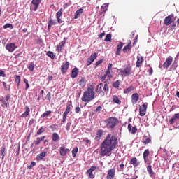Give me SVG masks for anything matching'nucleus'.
<instances>
[{
    "label": "nucleus",
    "instance_id": "obj_52",
    "mask_svg": "<svg viewBox=\"0 0 179 179\" xmlns=\"http://www.w3.org/2000/svg\"><path fill=\"white\" fill-rule=\"evenodd\" d=\"M122 47H124V43H122V42H120L117 46V49L122 50Z\"/></svg>",
    "mask_w": 179,
    "mask_h": 179
},
{
    "label": "nucleus",
    "instance_id": "obj_34",
    "mask_svg": "<svg viewBox=\"0 0 179 179\" xmlns=\"http://www.w3.org/2000/svg\"><path fill=\"white\" fill-rule=\"evenodd\" d=\"M52 138L53 142H57V141H59V135H58V133H53Z\"/></svg>",
    "mask_w": 179,
    "mask_h": 179
},
{
    "label": "nucleus",
    "instance_id": "obj_55",
    "mask_svg": "<svg viewBox=\"0 0 179 179\" xmlns=\"http://www.w3.org/2000/svg\"><path fill=\"white\" fill-rule=\"evenodd\" d=\"M101 110H103V108L101 106H98L96 109V113H101Z\"/></svg>",
    "mask_w": 179,
    "mask_h": 179
},
{
    "label": "nucleus",
    "instance_id": "obj_14",
    "mask_svg": "<svg viewBox=\"0 0 179 179\" xmlns=\"http://www.w3.org/2000/svg\"><path fill=\"white\" fill-rule=\"evenodd\" d=\"M69 69V62H66V63H63L61 66V72L62 73H66V71Z\"/></svg>",
    "mask_w": 179,
    "mask_h": 179
},
{
    "label": "nucleus",
    "instance_id": "obj_51",
    "mask_svg": "<svg viewBox=\"0 0 179 179\" xmlns=\"http://www.w3.org/2000/svg\"><path fill=\"white\" fill-rule=\"evenodd\" d=\"M46 100H48L49 102L51 101V92H48L46 97H45Z\"/></svg>",
    "mask_w": 179,
    "mask_h": 179
},
{
    "label": "nucleus",
    "instance_id": "obj_61",
    "mask_svg": "<svg viewBox=\"0 0 179 179\" xmlns=\"http://www.w3.org/2000/svg\"><path fill=\"white\" fill-rule=\"evenodd\" d=\"M66 131H69L71 129V122L66 124Z\"/></svg>",
    "mask_w": 179,
    "mask_h": 179
},
{
    "label": "nucleus",
    "instance_id": "obj_30",
    "mask_svg": "<svg viewBox=\"0 0 179 179\" xmlns=\"http://www.w3.org/2000/svg\"><path fill=\"white\" fill-rule=\"evenodd\" d=\"M83 13V8H80L77 11H76L74 15V19H78L79 16H80Z\"/></svg>",
    "mask_w": 179,
    "mask_h": 179
},
{
    "label": "nucleus",
    "instance_id": "obj_4",
    "mask_svg": "<svg viewBox=\"0 0 179 179\" xmlns=\"http://www.w3.org/2000/svg\"><path fill=\"white\" fill-rule=\"evenodd\" d=\"M71 107H72V101L67 102L66 108L64 113H63V117L62 120V122L63 124H65V122H66V117L68 116V114L71 113Z\"/></svg>",
    "mask_w": 179,
    "mask_h": 179
},
{
    "label": "nucleus",
    "instance_id": "obj_23",
    "mask_svg": "<svg viewBox=\"0 0 179 179\" xmlns=\"http://www.w3.org/2000/svg\"><path fill=\"white\" fill-rule=\"evenodd\" d=\"M65 45V41H62L57 45V50L58 52H62V48Z\"/></svg>",
    "mask_w": 179,
    "mask_h": 179
},
{
    "label": "nucleus",
    "instance_id": "obj_19",
    "mask_svg": "<svg viewBox=\"0 0 179 179\" xmlns=\"http://www.w3.org/2000/svg\"><path fill=\"white\" fill-rule=\"evenodd\" d=\"M142 64H143V57L140 56L137 57V61L136 62V68H141L142 66Z\"/></svg>",
    "mask_w": 179,
    "mask_h": 179
},
{
    "label": "nucleus",
    "instance_id": "obj_28",
    "mask_svg": "<svg viewBox=\"0 0 179 179\" xmlns=\"http://www.w3.org/2000/svg\"><path fill=\"white\" fill-rule=\"evenodd\" d=\"M44 139H45V136L38 137L36 140L34 141V143H35V145L37 146V145H40V143H41Z\"/></svg>",
    "mask_w": 179,
    "mask_h": 179
},
{
    "label": "nucleus",
    "instance_id": "obj_33",
    "mask_svg": "<svg viewBox=\"0 0 179 179\" xmlns=\"http://www.w3.org/2000/svg\"><path fill=\"white\" fill-rule=\"evenodd\" d=\"M55 24H57V22H55V20H49L48 25V30H50V29H51V27L55 26Z\"/></svg>",
    "mask_w": 179,
    "mask_h": 179
},
{
    "label": "nucleus",
    "instance_id": "obj_59",
    "mask_svg": "<svg viewBox=\"0 0 179 179\" xmlns=\"http://www.w3.org/2000/svg\"><path fill=\"white\" fill-rule=\"evenodd\" d=\"M107 71H113V64L109 63Z\"/></svg>",
    "mask_w": 179,
    "mask_h": 179
},
{
    "label": "nucleus",
    "instance_id": "obj_37",
    "mask_svg": "<svg viewBox=\"0 0 179 179\" xmlns=\"http://www.w3.org/2000/svg\"><path fill=\"white\" fill-rule=\"evenodd\" d=\"M132 90H134V87L130 86L128 88L124 90V94H127L128 93L132 92Z\"/></svg>",
    "mask_w": 179,
    "mask_h": 179
},
{
    "label": "nucleus",
    "instance_id": "obj_38",
    "mask_svg": "<svg viewBox=\"0 0 179 179\" xmlns=\"http://www.w3.org/2000/svg\"><path fill=\"white\" fill-rule=\"evenodd\" d=\"M143 160H144V163H145V164H148V166L152 164V162L150 161V159H149V157H144Z\"/></svg>",
    "mask_w": 179,
    "mask_h": 179
},
{
    "label": "nucleus",
    "instance_id": "obj_50",
    "mask_svg": "<svg viewBox=\"0 0 179 179\" xmlns=\"http://www.w3.org/2000/svg\"><path fill=\"white\" fill-rule=\"evenodd\" d=\"M152 142V139L150 138H147L145 141L143 142L144 145H148Z\"/></svg>",
    "mask_w": 179,
    "mask_h": 179
},
{
    "label": "nucleus",
    "instance_id": "obj_1",
    "mask_svg": "<svg viewBox=\"0 0 179 179\" xmlns=\"http://www.w3.org/2000/svg\"><path fill=\"white\" fill-rule=\"evenodd\" d=\"M118 145V138L114 134H108L105 139L100 145V155L104 157L108 153H111L113 150L117 148Z\"/></svg>",
    "mask_w": 179,
    "mask_h": 179
},
{
    "label": "nucleus",
    "instance_id": "obj_57",
    "mask_svg": "<svg viewBox=\"0 0 179 179\" xmlns=\"http://www.w3.org/2000/svg\"><path fill=\"white\" fill-rule=\"evenodd\" d=\"M103 90H104V92H108L109 88H108V85H107V83H106V84L104 85Z\"/></svg>",
    "mask_w": 179,
    "mask_h": 179
},
{
    "label": "nucleus",
    "instance_id": "obj_12",
    "mask_svg": "<svg viewBox=\"0 0 179 179\" xmlns=\"http://www.w3.org/2000/svg\"><path fill=\"white\" fill-rule=\"evenodd\" d=\"M172 62H173V57L171 56H169L164 62L163 64V67L167 69V68H169V66L171 65Z\"/></svg>",
    "mask_w": 179,
    "mask_h": 179
},
{
    "label": "nucleus",
    "instance_id": "obj_46",
    "mask_svg": "<svg viewBox=\"0 0 179 179\" xmlns=\"http://www.w3.org/2000/svg\"><path fill=\"white\" fill-rule=\"evenodd\" d=\"M3 29H10L12 30V29H13V24L7 23V24H4L3 26Z\"/></svg>",
    "mask_w": 179,
    "mask_h": 179
},
{
    "label": "nucleus",
    "instance_id": "obj_29",
    "mask_svg": "<svg viewBox=\"0 0 179 179\" xmlns=\"http://www.w3.org/2000/svg\"><path fill=\"white\" fill-rule=\"evenodd\" d=\"M0 101L3 103L1 107H9V101H6L5 98L1 97Z\"/></svg>",
    "mask_w": 179,
    "mask_h": 179
},
{
    "label": "nucleus",
    "instance_id": "obj_43",
    "mask_svg": "<svg viewBox=\"0 0 179 179\" xmlns=\"http://www.w3.org/2000/svg\"><path fill=\"white\" fill-rule=\"evenodd\" d=\"M45 131V129L44 128V127H41L38 131L36 132V135H41V134H43V132Z\"/></svg>",
    "mask_w": 179,
    "mask_h": 179
},
{
    "label": "nucleus",
    "instance_id": "obj_31",
    "mask_svg": "<svg viewBox=\"0 0 179 179\" xmlns=\"http://www.w3.org/2000/svg\"><path fill=\"white\" fill-rule=\"evenodd\" d=\"M147 171H148V174H150V177H153L155 173L153 172V169H152V165H148L147 166Z\"/></svg>",
    "mask_w": 179,
    "mask_h": 179
},
{
    "label": "nucleus",
    "instance_id": "obj_39",
    "mask_svg": "<svg viewBox=\"0 0 179 179\" xmlns=\"http://www.w3.org/2000/svg\"><path fill=\"white\" fill-rule=\"evenodd\" d=\"M51 113H52L51 110H47L41 115V117L45 118V117H48V115H50Z\"/></svg>",
    "mask_w": 179,
    "mask_h": 179
},
{
    "label": "nucleus",
    "instance_id": "obj_15",
    "mask_svg": "<svg viewBox=\"0 0 179 179\" xmlns=\"http://www.w3.org/2000/svg\"><path fill=\"white\" fill-rule=\"evenodd\" d=\"M171 17H173V15H169L165 17L164 20V24H165V26H170V24L173 23V19Z\"/></svg>",
    "mask_w": 179,
    "mask_h": 179
},
{
    "label": "nucleus",
    "instance_id": "obj_8",
    "mask_svg": "<svg viewBox=\"0 0 179 179\" xmlns=\"http://www.w3.org/2000/svg\"><path fill=\"white\" fill-rule=\"evenodd\" d=\"M97 169L96 166H92L90 167V169H88L86 172L87 176H88V178L93 179L94 178V175L93 174V171Z\"/></svg>",
    "mask_w": 179,
    "mask_h": 179
},
{
    "label": "nucleus",
    "instance_id": "obj_22",
    "mask_svg": "<svg viewBox=\"0 0 179 179\" xmlns=\"http://www.w3.org/2000/svg\"><path fill=\"white\" fill-rule=\"evenodd\" d=\"M62 16V8L59 9V10L56 13V17L58 23H62V20H61V17Z\"/></svg>",
    "mask_w": 179,
    "mask_h": 179
},
{
    "label": "nucleus",
    "instance_id": "obj_16",
    "mask_svg": "<svg viewBox=\"0 0 179 179\" xmlns=\"http://www.w3.org/2000/svg\"><path fill=\"white\" fill-rule=\"evenodd\" d=\"M103 130L101 129H99L97 131H96V134L95 136V141H96L97 142H99L100 139H101L102 136H103Z\"/></svg>",
    "mask_w": 179,
    "mask_h": 179
},
{
    "label": "nucleus",
    "instance_id": "obj_26",
    "mask_svg": "<svg viewBox=\"0 0 179 179\" xmlns=\"http://www.w3.org/2000/svg\"><path fill=\"white\" fill-rule=\"evenodd\" d=\"M127 128L129 129V132H131V134H135L138 131V129L136 128V126L132 127L131 124H128Z\"/></svg>",
    "mask_w": 179,
    "mask_h": 179
},
{
    "label": "nucleus",
    "instance_id": "obj_32",
    "mask_svg": "<svg viewBox=\"0 0 179 179\" xmlns=\"http://www.w3.org/2000/svg\"><path fill=\"white\" fill-rule=\"evenodd\" d=\"M112 99L113 103H115V104H121V101L120 100V99H118V96H117V95H113L112 96Z\"/></svg>",
    "mask_w": 179,
    "mask_h": 179
},
{
    "label": "nucleus",
    "instance_id": "obj_24",
    "mask_svg": "<svg viewBox=\"0 0 179 179\" xmlns=\"http://www.w3.org/2000/svg\"><path fill=\"white\" fill-rule=\"evenodd\" d=\"M25 112L21 115L22 118H26L30 114V108L29 106H25Z\"/></svg>",
    "mask_w": 179,
    "mask_h": 179
},
{
    "label": "nucleus",
    "instance_id": "obj_21",
    "mask_svg": "<svg viewBox=\"0 0 179 179\" xmlns=\"http://www.w3.org/2000/svg\"><path fill=\"white\" fill-rule=\"evenodd\" d=\"M177 120H179V113L174 114L172 118L169 120V124H171V125H173V124L176 123Z\"/></svg>",
    "mask_w": 179,
    "mask_h": 179
},
{
    "label": "nucleus",
    "instance_id": "obj_6",
    "mask_svg": "<svg viewBox=\"0 0 179 179\" xmlns=\"http://www.w3.org/2000/svg\"><path fill=\"white\" fill-rule=\"evenodd\" d=\"M148 110V103H145L139 107V115L141 117L146 115V110Z\"/></svg>",
    "mask_w": 179,
    "mask_h": 179
},
{
    "label": "nucleus",
    "instance_id": "obj_27",
    "mask_svg": "<svg viewBox=\"0 0 179 179\" xmlns=\"http://www.w3.org/2000/svg\"><path fill=\"white\" fill-rule=\"evenodd\" d=\"M131 48H132V44L130 42L126 46L124 47V48L122 49V51L123 52H124V54H127V52L130 51Z\"/></svg>",
    "mask_w": 179,
    "mask_h": 179
},
{
    "label": "nucleus",
    "instance_id": "obj_9",
    "mask_svg": "<svg viewBox=\"0 0 179 179\" xmlns=\"http://www.w3.org/2000/svg\"><path fill=\"white\" fill-rule=\"evenodd\" d=\"M17 48V46H16V44L12 43H7L6 45V50L8 51L9 52H13L15 49Z\"/></svg>",
    "mask_w": 179,
    "mask_h": 179
},
{
    "label": "nucleus",
    "instance_id": "obj_20",
    "mask_svg": "<svg viewBox=\"0 0 179 179\" xmlns=\"http://www.w3.org/2000/svg\"><path fill=\"white\" fill-rule=\"evenodd\" d=\"M138 100H139V94L138 93H134L131 95V103L133 104H136L138 103Z\"/></svg>",
    "mask_w": 179,
    "mask_h": 179
},
{
    "label": "nucleus",
    "instance_id": "obj_48",
    "mask_svg": "<svg viewBox=\"0 0 179 179\" xmlns=\"http://www.w3.org/2000/svg\"><path fill=\"white\" fill-rule=\"evenodd\" d=\"M104 41L106 42L109 41V43H111V34H108L106 36Z\"/></svg>",
    "mask_w": 179,
    "mask_h": 179
},
{
    "label": "nucleus",
    "instance_id": "obj_63",
    "mask_svg": "<svg viewBox=\"0 0 179 179\" xmlns=\"http://www.w3.org/2000/svg\"><path fill=\"white\" fill-rule=\"evenodd\" d=\"M148 72L149 73V75H152L153 73V69L152 67H150Z\"/></svg>",
    "mask_w": 179,
    "mask_h": 179
},
{
    "label": "nucleus",
    "instance_id": "obj_58",
    "mask_svg": "<svg viewBox=\"0 0 179 179\" xmlns=\"http://www.w3.org/2000/svg\"><path fill=\"white\" fill-rule=\"evenodd\" d=\"M75 113H76V114H79V113H80V107L79 106L76 107Z\"/></svg>",
    "mask_w": 179,
    "mask_h": 179
},
{
    "label": "nucleus",
    "instance_id": "obj_40",
    "mask_svg": "<svg viewBox=\"0 0 179 179\" xmlns=\"http://www.w3.org/2000/svg\"><path fill=\"white\" fill-rule=\"evenodd\" d=\"M46 55H48V57H50V58H51L52 59H55V55H54V52L51 51L47 52Z\"/></svg>",
    "mask_w": 179,
    "mask_h": 179
},
{
    "label": "nucleus",
    "instance_id": "obj_64",
    "mask_svg": "<svg viewBox=\"0 0 179 179\" xmlns=\"http://www.w3.org/2000/svg\"><path fill=\"white\" fill-rule=\"evenodd\" d=\"M0 76L5 78V72L2 70H0Z\"/></svg>",
    "mask_w": 179,
    "mask_h": 179
},
{
    "label": "nucleus",
    "instance_id": "obj_11",
    "mask_svg": "<svg viewBox=\"0 0 179 179\" xmlns=\"http://www.w3.org/2000/svg\"><path fill=\"white\" fill-rule=\"evenodd\" d=\"M115 176V169L113 168L109 169L106 175V179H114Z\"/></svg>",
    "mask_w": 179,
    "mask_h": 179
},
{
    "label": "nucleus",
    "instance_id": "obj_42",
    "mask_svg": "<svg viewBox=\"0 0 179 179\" xmlns=\"http://www.w3.org/2000/svg\"><path fill=\"white\" fill-rule=\"evenodd\" d=\"M150 155V151H149V149H146L143 152V157H149Z\"/></svg>",
    "mask_w": 179,
    "mask_h": 179
},
{
    "label": "nucleus",
    "instance_id": "obj_2",
    "mask_svg": "<svg viewBox=\"0 0 179 179\" xmlns=\"http://www.w3.org/2000/svg\"><path fill=\"white\" fill-rule=\"evenodd\" d=\"M96 99V92H94V86L93 85H90L85 91L81 97L82 101L84 103H90V101Z\"/></svg>",
    "mask_w": 179,
    "mask_h": 179
},
{
    "label": "nucleus",
    "instance_id": "obj_54",
    "mask_svg": "<svg viewBox=\"0 0 179 179\" xmlns=\"http://www.w3.org/2000/svg\"><path fill=\"white\" fill-rule=\"evenodd\" d=\"M101 64H103V59H100V60H99L98 62H96L95 63V68H97V66H98L99 65H100Z\"/></svg>",
    "mask_w": 179,
    "mask_h": 179
},
{
    "label": "nucleus",
    "instance_id": "obj_41",
    "mask_svg": "<svg viewBox=\"0 0 179 179\" xmlns=\"http://www.w3.org/2000/svg\"><path fill=\"white\" fill-rule=\"evenodd\" d=\"M79 85H80V86H82L83 87L86 86V80H85L84 78H82L80 80Z\"/></svg>",
    "mask_w": 179,
    "mask_h": 179
},
{
    "label": "nucleus",
    "instance_id": "obj_35",
    "mask_svg": "<svg viewBox=\"0 0 179 179\" xmlns=\"http://www.w3.org/2000/svg\"><path fill=\"white\" fill-rule=\"evenodd\" d=\"M14 79H15V82L17 83V87H19V86H20V80H21L20 76H17V75L14 76Z\"/></svg>",
    "mask_w": 179,
    "mask_h": 179
},
{
    "label": "nucleus",
    "instance_id": "obj_47",
    "mask_svg": "<svg viewBox=\"0 0 179 179\" xmlns=\"http://www.w3.org/2000/svg\"><path fill=\"white\" fill-rule=\"evenodd\" d=\"M35 65L34 62H31L30 64L28 66V69L33 72L34 71Z\"/></svg>",
    "mask_w": 179,
    "mask_h": 179
},
{
    "label": "nucleus",
    "instance_id": "obj_60",
    "mask_svg": "<svg viewBox=\"0 0 179 179\" xmlns=\"http://www.w3.org/2000/svg\"><path fill=\"white\" fill-rule=\"evenodd\" d=\"M103 85V83H100L97 85L96 92H100V90H101V85Z\"/></svg>",
    "mask_w": 179,
    "mask_h": 179
},
{
    "label": "nucleus",
    "instance_id": "obj_44",
    "mask_svg": "<svg viewBox=\"0 0 179 179\" xmlns=\"http://www.w3.org/2000/svg\"><path fill=\"white\" fill-rule=\"evenodd\" d=\"M120 80H117L115 83H113V86L115 87V89H119L120 88Z\"/></svg>",
    "mask_w": 179,
    "mask_h": 179
},
{
    "label": "nucleus",
    "instance_id": "obj_3",
    "mask_svg": "<svg viewBox=\"0 0 179 179\" xmlns=\"http://www.w3.org/2000/svg\"><path fill=\"white\" fill-rule=\"evenodd\" d=\"M119 121L118 119L116 117H108L105 120L106 127L110 131H113L117 124H118Z\"/></svg>",
    "mask_w": 179,
    "mask_h": 179
},
{
    "label": "nucleus",
    "instance_id": "obj_10",
    "mask_svg": "<svg viewBox=\"0 0 179 179\" xmlns=\"http://www.w3.org/2000/svg\"><path fill=\"white\" fill-rule=\"evenodd\" d=\"M96 58H97L96 53H93L92 55H91L90 57H88L87 60V66L92 65V63L94 62V59H96Z\"/></svg>",
    "mask_w": 179,
    "mask_h": 179
},
{
    "label": "nucleus",
    "instance_id": "obj_17",
    "mask_svg": "<svg viewBox=\"0 0 179 179\" xmlns=\"http://www.w3.org/2000/svg\"><path fill=\"white\" fill-rule=\"evenodd\" d=\"M79 75V69L77 67H75L71 72V78L75 79Z\"/></svg>",
    "mask_w": 179,
    "mask_h": 179
},
{
    "label": "nucleus",
    "instance_id": "obj_13",
    "mask_svg": "<svg viewBox=\"0 0 179 179\" xmlns=\"http://www.w3.org/2000/svg\"><path fill=\"white\" fill-rule=\"evenodd\" d=\"M60 156H66V153H69L71 150L69 148H65V146H62L59 148Z\"/></svg>",
    "mask_w": 179,
    "mask_h": 179
},
{
    "label": "nucleus",
    "instance_id": "obj_45",
    "mask_svg": "<svg viewBox=\"0 0 179 179\" xmlns=\"http://www.w3.org/2000/svg\"><path fill=\"white\" fill-rule=\"evenodd\" d=\"M108 8V3H103L101 6V9H102L103 12H107Z\"/></svg>",
    "mask_w": 179,
    "mask_h": 179
},
{
    "label": "nucleus",
    "instance_id": "obj_36",
    "mask_svg": "<svg viewBox=\"0 0 179 179\" xmlns=\"http://www.w3.org/2000/svg\"><path fill=\"white\" fill-rule=\"evenodd\" d=\"M5 150H6V148L5 146L1 147V149L0 150V153L2 156V160H3V159H5Z\"/></svg>",
    "mask_w": 179,
    "mask_h": 179
},
{
    "label": "nucleus",
    "instance_id": "obj_56",
    "mask_svg": "<svg viewBox=\"0 0 179 179\" xmlns=\"http://www.w3.org/2000/svg\"><path fill=\"white\" fill-rule=\"evenodd\" d=\"M36 166V162H31V164L28 166V169H32V167H34Z\"/></svg>",
    "mask_w": 179,
    "mask_h": 179
},
{
    "label": "nucleus",
    "instance_id": "obj_5",
    "mask_svg": "<svg viewBox=\"0 0 179 179\" xmlns=\"http://www.w3.org/2000/svg\"><path fill=\"white\" fill-rule=\"evenodd\" d=\"M120 72L124 78L127 76H129L131 73H132V66H126L124 69H120Z\"/></svg>",
    "mask_w": 179,
    "mask_h": 179
},
{
    "label": "nucleus",
    "instance_id": "obj_18",
    "mask_svg": "<svg viewBox=\"0 0 179 179\" xmlns=\"http://www.w3.org/2000/svg\"><path fill=\"white\" fill-rule=\"evenodd\" d=\"M47 156V151H43L36 156L37 162H41Z\"/></svg>",
    "mask_w": 179,
    "mask_h": 179
},
{
    "label": "nucleus",
    "instance_id": "obj_7",
    "mask_svg": "<svg viewBox=\"0 0 179 179\" xmlns=\"http://www.w3.org/2000/svg\"><path fill=\"white\" fill-rule=\"evenodd\" d=\"M41 1L42 0H32L31 4L34 5V6L30 7V10H34V12H36L37 9H38V6H40Z\"/></svg>",
    "mask_w": 179,
    "mask_h": 179
},
{
    "label": "nucleus",
    "instance_id": "obj_53",
    "mask_svg": "<svg viewBox=\"0 0 179 179\" xmlns=\"http://www.w3.org/2000/svg\"><path fill=\"white\" fill-rule=\"evenodd\" d=\"M108 79H110L111 78H113V76L111 75V71L107 70L106 72Z\"/></svg>",
    "mask_w": 179,
    "mask_h": 179
},
{
    "label": "nucleus",
    "instance_id": "obj_25",
    "mask_svg": "<svg viewBox=\"0 0 179 179\" xmlns=\"http://www.w3.org/2000/svg\"><path fill=\"white\" fill-rule=\"evenodd\" d=\"M130 164H133L134 167H138L139 166V162H138V158L137 157H133L130 160Z\"/></svg>",
    "mask_w": 179,
    "mask_h": 179
},
{
    "label": "nucleus",
    "instance_id": "obj_62",
    "mask_svg": "<svg viewBox=\"0 0 179 179\" xmlns=\"http://www.w3.org/2000/svg\"><path fill=\"white\" fill-rule=\"evenodd\" d=\"M6 101H8V100H10V94H7L6 98L4 99Z\"/></svg>",
    "mask_w": 179,
    "mask_h": 179
},
{
    "label": "nucleus",
    "instance_id": "obj_49",
    "mask_svg": "<svg viewBox=\"0 0 179 179\" xmlns=\"http://www.w3.org/2000/svg\"><path fill=\"white\" fill-rule=\"evenodd\" d=\"M78 147H76L72 150V155L73 157H76V153H78Z\"/></svg>",
    "mask_w": 179,
    "mask_h": 179
}]
</instances>
